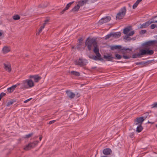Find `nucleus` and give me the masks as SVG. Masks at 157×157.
Here are the masks:
<instances>
[{
    "instance_id": "37998d69",
    "label": "nucleus",
    "mask_w": 157,
    "mask_h": 157,
    "mask_svg": "<svg viewBox=\"0 0 157 157\" xmlns=\"http://www.w3.org/2000/svg\"><path fill=\"white\" fill-rule=\"evenodd\" d=\"M56 121V120H55L51 121L49 122V124H51L55 123Z\"/></svg>"
},
{
    "instance_id": "09e8293b",
    "label": "nucleus",
    "mask_w": 157,
    "mask_h": 157,
    "mask_svg": "<svg viewBox=\"0 0 157 157\" xmlns=\"http://www.w3.org/2000/svg\"><path fill=\"white\" fill-rule=\"evenodd\" d=\"M42 138V137L41 136H40L39 137V140H40V141L41 140V139Z\"/></svg>"
},
{
    "instance_id": "dca6fc26",
    "label": "nucleus",
    "mask_w": 157,
    "mask_h": 157,
    "mask_svg": "<svg viewBox=\"0 0 157 157\" xmlns=\"http://www.w3.org/2000/svg\"><path fill=\"white\" fill-rule=\"evenodd\" d=\"M74 1H72V2H71L69 3L68 4H67V5H66V7H65V8L63 10V11L61 12V13L62 14H63V13L64 12L67 10L70 7V6H71V5L73 3H74Z\"/></svg>"
},
{
    "instance_id": "8fccbe9b",
    "label": "nucleus",
    "mask_w": 157,
    "mask_h": 157,
    "mask_svg": "<svg viewBox=\"0 0 157 157\" xmlns=\"http://www.w3.org/2000/svg\"><path fill=\"white\" fill-rule=\"evenodd\" d=\"M2 33L0 32V36H2Z\"/></svg>"
},
{
    "instance_id": "4c0bfd02",
    "label": "nucleus",
    "mask_w": 157,
    "mask_h": 157,
    "mask_svg": "<svg viewBox=\"0 0 157 157\" xmlns=\"http://www.w3.org/2000/svg\"><path fill=\"white\" fill-rule=\"evenodd\" d=\"M33 135V134L32 133H30V134H28V135H26L25 136V138H29L31 136H32V135Z\"/></svg>"
},
{
    "instance_id": "f704fd0d",
    "label": "nucleus",
    "mask_w": 157,
    "mask_h": 157,
    "mask_svg": "<svg viewBox=\"0 0 157 157\" xmlns=\"http://www.w3.org/2000/svg\"><path fill=\"white\" fill-rule=\"evenodd\" d=\"M134 33H135L134 31H131L128 34L129 36H132V35H134Z\"/></svg>"
},
{
    "instance_id": "2f4dec72",
    "label": "nucleus",
    "mask_w": 157,
    "mask_h": 157,
    "mask_svg": "<svg viewBox=\"0 0 157 157\" xmlns=\"http://www.w3.org/2000/svg\"><path fill=\"white\" fill-rule=\"evenodd\" d=\"M121 46H114L113 47V49H121Z\"/></svg>"
},
{
    "instance_id": "6ab92c4d",
    "label": "nucleus",
    "mask_w": 157,
    "mask_h": 157,
    "mask_svg": "<svg viewBox=\"0 0 157 157\" xmlns=\"http://www.w3.org/2000/svg\"><path fill=\"white\" fill-rule=\"evenodd\" d=\"M112 36L115 38H118L121 35V33L120 32H116L114 33H112Z\"/></svg>"
},
{
    "instance_id": "9d476101",
    "label": "nucleus",
    "mask_w": 157,
    "mask_h": 157,
    "mask_svg": "<svg viewBox=\"0 0 157 157\" xmlns=\"http://www.w3.org/2000/svg\"><path fill=\"white\" fill-rule=\"evenodd\" d=\"M26 80L28 89L31 88L34 86V83L32 80L27 79Z\"/></svg>"
},
{
    "instance_id": "6e6552de",
    "label": "nucleus",
    "mask_w": 157,
    "mask_h": 157,
    "mask_svg": "<svg viewBox=\"0 0 157 157\" xmlns=\"http://www.w3.org/2000/svg\"><path fill=\"white\" fill-rule=\"evenodd\" d=\"M20 85H21L20 88L21 89H28L26 79L23 80L21 83H20Z\"/></svg>"
},
{
    "instance_id": "58836bf2",
    "label": "nucleus",
    "mask_w": 157,
    "mask_h": 157,
    "mask_svg": "<svg viewBox=\"0 0 157 157\" xmlns=\"http://www.w3.org/2000/svg\"><path fill=\"white\" fill-rule=\"evenodd\" d=\"M147 31L146 30H142L140 31V33L141 34H144Z\"/></svg>"
},
{
    "instance_id": "a878e982",
    "label": "nucleus",
    "mask_w": 157,
    "mask_h": 157,
    "mask_svg": "<svg viewBox=\"0 0 157 157\" xmlns=\"http://www.w3.org/2000/svg\"><path fill=\"white\" fill-rule=\"evenodd\" d=\"M136 128V131L138 132H141L143 129V128L141 125H139Z\"/></svg>"
},
{
    "instance_id": "4d7b16f0",
    "label": "nucleus",
    "mask_w": 157,
    "mask_h": 157,
    "mask_svg": "<svg viewBox=\"0 0 157 157\" xmlns=\"http://www.w3.org/2000/svg\"><path fill=\"white\" fill-rule=\"evenodd\" d=\"M146 114H147V115H148V113H146Z\"/></svg>"
},
{
    "instance_id": "b1692460",
    "label": "nucleus",
    "mask_w": 157,
    "mask_h": 157,
    "mask_svg": "<svg viewBox=\"0 0 157 157\" xmlns=\"http://www.w3.org/2000/svg\"><path fill=\"white\" fill-rule=\"evenodd\" d=\"M142 1V0H137L135 3L133 5L132 8L133 9H135L138 6L139 4Z\"/></svg>"
},
{
    "instance_id": "1a4fd4ad",
    "label": "nucleus",
    "mask_w": 157,
    "mask_h": 157,
    "mask_svg": "<svg viewBox=\"0 0 157 157\" xmlns=\"http://www.w3.org/2000/svg\"><path fill=\"white\" fill-rule=\"evenodd\" d=\"M20 85V83H17L16 84L13 85L11 87L8 88L7 90L9 93H12L14 90L15 89L17 86Z\"/></svg>"
},
{
    "instance_id": "a19ab883",
    "label": "nucleus",
    "mask_w": 157,
    "mask_h": 157,
    "mask_svg": "<svg viewBox=\"0 0 157 157\" xmlns=\"http://www.w3.org/2000/svg\"><path fill=\"white\" fill-rule=\"evenodd\" d=\"M32 99V98H30L29 99H28L25 101H24V103H26L27 102H28V101H30Z\"/></svg>"
},
{
    "instance_id": "864d4df0",
    "label": "nucleus",
    "mask_w": 157,
    "mask_h": 157,
    "mask_svg": "<svg viewBox=\"0 0 157 157\" xmlns=\"http://www.w3.org/2000/svg\"><path fill=\"white\" fill-rule=\"evenodd\" d=\"M148 123H151V122H149V121H148Z\"/></svg>"
},
{
    "instance_id": "ddd939ff",
    "label": "nucleus",
    "mask_w": 157,
    "mask_h": 157,
    "mask_svg": "<svg viewBox=\"0 0 157 157\" xmlns=\"http://www.w3.org/2000/svg\"><path fill=\"white\" fill-rule=\"evenodd\" d=\"M87 63V60L85 59H79V66L83 67L85 66Z\"/></svg>"
},
{
    "instance_id": "e433bc0d",
    "label": "nucleus",
    "mask_w": 157,
    "mask_h": 157,
    "mask_svg": "<svg viewBox=\"0 0 157 157\" xmlns=\"http://www.w3.org/2000/svg\"><path fill=\"white\" fill-rule=\"evenodd\" d=\"M134 136V132H132L130 133L129 135V136L131 138H133Z\"/></svg>"
},
{
    "instance_id": "13d9d810",
    "label": "nucleus",
    "mask_w": 157,
    "mask_h": 157,
    "mask_svg": "<svg viewBox=\"0 0 157 157\" xmlns=\"http://www.w3.org/2000/svg\"><path fill=\"white\" fill-rule=\"evenodd\" d=\"M157 17V16H156L155 17Z\"/></svg>"
},
{
    "instance_id": "aec40b11",
    "label": "nucleus",
    "mask_w": 157,
    "mask_h": 157,
    "mask_svg": "<svg viewBox=\"0 0 157 157\" xmlns=\"http://www.w3.org/2000/svg\"><path fill=\"white\" fill-rule=\"evenodd\" d=\"M104 59H107L108 61L111 60V59L113 58L111 54H108L107 55H105L104 56Z\"/></svg>"
},
{
    "instance_id": "a211bd4d",
    "label": "nucleus",
    "mask_w": 157,
    "mask_h": 157,
    "mask_svg": "<svg viewBox=\"0 0 157 157\" xmlns=\"http://www.w3.org/2000/svg\"><path fill=\"white\" fill-rule=\"evenodd\" d=\"M132 30L131 27H128L124 28L123 30V33L124 34H127L130 30Z\"/></svg>"
},
{
    "instance_id": "6e6d98bb",
    "label": "nucleus",
    "mask_w": 157,
    "mask_h": 157,
    "mask_svg": "<svg viewBox=\"0 0 157 157\" xmlns=\"http://www.w3.org/2000/svg\"><path fill=\"white\" fill-rule=\"evenodd\" d=\"M155 126H156V127L157 128V124H156V125H155Z\"/></svg>"
},
{
    "instance_id": "f8f14e48",
    "label": "nucleus",
    "mask_w": 157,
    "mask_h": 157,
    "mask_svg": "<svg viewBox=\"0 0 157 157\" xmlns=\"http://www.w3.org/2000/svg\"><path fill=\"white\" fill-rule=\"evenodd\" d=\"M153 21H148L141 25L140 26V28L141 29L146 28L150 24L153 23Z\"/></svg>"
},
{
    "instance_id": "603ef678",
    "label": "nucleus",
    "mask_w": 157,
    "mask_h": 157,
    "mask_svg": "<svg viewBox=\"0 0 157 157\" xmlns=\"http://www.w3.org/2000/svg\"><path fill=\"white\" fill-rule=\"evenodd\" d=\"M46 6H42V7L43 8H44V7H46Z\"/></svg>"
},
{
    "instance_id": "7c9ffc66",
    "label": "nucleus",
    "mask_w": 157,
    "mask_h": 157,
    "mask_svg": "<svg viewBox=\"0 0 157 157\" xmlns=\"http://www.w3.org/2000/svg\"><path fill=\"white\" fill-rule=\"evenodd\" d=\"M39 143V141H35L34 142L31 143V144H33V147H34L35 146H36Z\"/></svg>"
},
{
    "instance_id": "423d86ee",
    "label": "nucleus",
    "mask_w": 157,
    "mask_h": 157,
    "mask_svg": "<svg viewBox=\"0 0 157 157\" xmlns=\"http://www.w3.org/2000/svg\"><path fill=\"white\" fill-rule=\"evenodd\" d=\"M4 68L7 72H10L11 71V65L9 63H3Z\"/></svg>"
},
{
    "instance_id": "9b49d317",
    "label": "nucleus",
    "mask_w": 157,
    "mask_h": 157,
    "mask_svg": "<svg viewBox=\"0 0 157 157\" xmlns=\"http://www.w3.org/2000/svg\"><path fill=\"white\" fill-rule=\"evenodd\" d=\"M103 154L105 155H109L112 153V151L110 148H105L103 150Z\"/></svg>"
},
{
    "instance_id": "ea45409f",
    "label": "nucleus",
    "mask_w": 157,
    "mask_h": 157,
    "mask_svg": "<svg viewBox=\"0 0 157 157\" xmlns=\"http://www.w3.org/2000/svg\"><path fill=\"white\" fill-rule=\"evenodd\" d=\"M6 95V94L3 93L2 92L0 94V97L2 98L4 96Z\"/></svg>"
},
{
    "instance_id": "473e14b6",
    "label": "nucleus",
    "mask_w": 157,
    "mask_h": 157,
    "mask_svg": "<svg viewBox=\"0 0 157 157\" xmlns=\"http://www.w3.org/2000/svg\"><path fill=\"white\" fill-rule=\"evenodd\" d=\"M111 36H112V33H111L107 35L105 37V39H107L109 38Z\"/></svg>"
},
{
    "instance_id": "4468645a",
    "label": "nucleus",
    "mask_w": 157,
    "mask_h": 157,
    "mask_svg": "<svg viewBox=\"0 0 157 157\" xmlns=\"http://www.w3.org/2000/svg\"><path fill=\"white\" fill-rule=\"evenodd\" d=\"M78 11V2H76V5L71 11V12L75 14Z\"/></svg>"
},
{
    "instance_id": "c03bdc74",
    "label": "nucleus",
    "mask_w": 157,
    "mask_h": 157,
    "mask_svg": "<svg viewBox=\"0 0 157 157\" xmlns=\"http://www.w3.org/2000/svg\"><path fill=\"white\" fill-rule=\"evenodd\" d=\"M42 29H40V28L39 30V32L38 33H36V35H39V33L42 32Z\"/></svg>"
},
{
    "instance_id": "f03ea898",
    "label": "nucleus",
    "mask_w": 157,
    "mask_h": 157,
    "mask_svg": "<svg viewBox=\"0 0 157 157\" xmlns=\"http://www.w3.org/2000/svg\"><path fill=\"white\" fill-rule=\"evenodd\" d=\"M126 11V7H123L121 8L119 12L117 14L116 16L117 19H122L124 16Z\"/></svg>"
},
{
    "instance_id": "c756f323",
    "label": "nucleus",
    "mask_w": 157,
    "mask_h": 157,
    "mask_svg": "<svg viewBox=\"0 0 157 157\" xmlns=\"http://www.w3.org/2000/svg\"><path fill=\"white\" fill-rule=\"evenodd\" d=\"M115 59H120L122 58V56L119 54H115Z\"/></svg>"
},
{
    "instance_id": "79ce46f5",
    "label": "nucleus",
    "mask_w": 157,
    "mask_h": 157,
    "mask_svg": "<svg viewBox=\"0 0 157 157\" xmlns=\"http://www.w3.org/2000/svg\"><path fill=\"white\" fill-rule=\"evenodd\" d=\"M156 27V26L155 24H152L151 25V28L152 29H153Z\"/></svg>"
},
{
    "instance_id": "7ed1b4c3",
    "label": "nucleus",
    "mask_w": 157,
    "mask_h": 157,
    "mask_svg": "<svg viewBox=\"0 0 157 157\" xmlns=\"http://www.w3.org/2000/svg\"><path fill=\"white\" fill-rule=\"evenodd\" d=\"M94 47V51L96 55V56H93V59L95 60H100L101 55L99 52V49L97 44L96 45H95Z\"/></svg>"
},
{
    "instance_id": "3c124183",
    "label": "nucleus",
    "mask_w": 157,
    "mask_h": 157,
    "mask_svg": "<svg viewBox=\"0 0 157 157\" xmlns=\"http://www.w3.org/2000/svg\"><path fill=\"white\" fill-rule=\"evenodd\" d=\"M153 23H157V21H153Z\"/></svg>"
},
{
    "instance_id": "f3484780",
    "label": "nucleus",
    "mask_w": 157,
    "mask_h": 157,
    "mask_svg": "<svg viewBox=\"0 0 157 157\" xmlns=\"http://www.w3.org/2000/svg\"><path fill=\"white\" fill-rule=\"evenodd\" d=\"M33 144H31V143H29L27 145H26L25 147L24 148V149L25 150H29L32 148H33Z\"/></svg>"
},
{
    "instance_id": "de8ad7c7",
    "label": "nucleus",
    "mask_w": 157,
    "mask_h": 157,
    "mask_svg": "<svg viewBox=\"0 0 157 157\" xmlns=\"http://www.w3.org/2000/svg\"><path fill=\"white\" fill-rule=\"evenodd\" d=\"M34 77H35V75H30L29 76V77L31 78H34Z\"/></svg>"
},
{
    "instance_id": "72a5a7b5",
    "label": "nucleus",
    "mask_w": 157,
    "mask_h": 157,
    "mask_svg": "<svg viewBox=\"0 0 157 157\" xmlns=\"http://www.w3.org/2000/svg\"><path fill=\"white\" fill-rule=\"evenodd\" d=\"M122 57L125 59H128L130 58V56H128L123 55Z\"/></svg>"
},
{
    "instance_id": "5701e85b",
    "label": "nucleus",
    "mask_w": 157,
    "mask_h": 157,
    "mask_svg": "<svg viewBox=\"0 0 157 157\" xmlns=\"http://www.w3.org/2000/svg\"><path fill=\"white\" fill-rule=\"evenodd\" d=\"M2 51L4 53H6L10 51V49L9 47L5 46L3 48Z\"/></svg>"
},
{
    "instance_id": "bf43d9fd",
    "label": "nucleus",
    "mask_w": 157,
    "mask_h": 157,
    "mask_svg": "<svg viewBox=\"0 0 157 157\" xmlns=\"http://www.w3.org/2000/svg\"><path fill=\"white\" fill-rule=\"evenodd\" d=\"M156 51H157V49Z\"/></svg>"
},
{
    "instance_id": "f257e3e1",
    "label": "nucleus",
    "mask_w": 157,
    "mask_h": 157,
    "mask_svg": "<svg viewBox=\"0 0 157 157\" xmlns=\"http://www.w3.org/2000/svg\"><path fill=\"white\" fill-rule=\"evenodd\" d=\"M154 53V51L152 50H149L148 49L145 48V49H141L140 50V53L137 54L138 57H141V56L145 55H151Z\"/></svg>"
},
{
    "instance_id": "4be33fe9",
    "label": "nucleus",
    "mask_w": 157,
    "mask_h": 157,
    "mask_svg": "<svg viewBox=\"0 0 157 157\" xmlns=\"http://www.w3.org/2000/svg\"><path fill=\"white\" fill-rule=\"evenodd\" d=\"M88 0H82L79 1V7L80 6H82L86 4Z\"/></svg>"
},
{
    "instance_id": "49530a36",
    "label": "nucleus",
    "mask_w": 157,
    "mask_h": 157,
    "mask_svg": "<svg viewBox=\"0 0 157 157\" xmlns=\"http://www.w3.org/2000/svg\"><path fill=\"white\" fill-rule=\"evenodd\" d=\"M13 103V102L12 101H10L8 102V105L9 106L10 105H12Z\"/></svg>"
},
{
    "instance_id": "5fc2aeb1",
    "label": "nucleus",
    "mask_w": 157,
    "mask_h": 157,
    "mask_svg": "<svg viewBox=\"0 0 157 157\" xmlns=\"http://www.w3.org/2000/svg\"><path fill=\"white\" fill-rule=\"evenodd\" d=\"M2 98L1 97H0V101H1V98Z\"/></svg>"
},
{
    "instance_id": "c85d7f7f",
    "label": "nucleus",
    "mask_w": 157,
    "mask_h": 157,
    "mask_svg": "<svg viewBox=\"0 0 157 157\" xmlns=\"http://www.w3.org/2000/svg\"><path fill=\"white\" fill-rule=\"evenodd\" d=\"M13 18L14 20H18L20 19V17L18 15H16L13 16Z\"/></svg>"
},
{
    "instance_id": "20e7f679",
    "label": "nucleus",
    "mask_w": 157,
    "mask_h": 157,
    "mask_svg": "<svg viewBox=\"0 0 157 157\" xmlns=\"http://www.w3.org/2000/svg\"><path fill=\"white\" fill-rule=\"evenodd\" d=\"M97 42L95 40L91 39L89 40L86 43V45L89 50H91L92 46L94 47L96 45Z\"/></svg>"
},
{
    "instance_id": "bb28decb",
    "label": "nucleus",
    "mask_w": 157,
    "mask_h": 157,
    "mask_svg": "<svg viewBox=\"0 0 157 157\" xmlns=\"http://www.w3.org/2000/svg\"><path fill=\"white\" fill-rule=\"evenodd\" d=\"M49 22V20H48L47 19V20H46L45 21V22H44V24H43V25L42 26H41L40 28V29H42L43 30V29L45 27V26Z\"/></svg>"
},
{
    "instance_id": "412c9836",
    "label": "nucleus",
    "mask_w": 157,
    "mask_h": 157,
    "mask_svg": "<svg viewBox=\"0 0 157 157\" xmlns=\"http://www.w3.org/2000/svg\"><path fill=\"white\" fill-rule=\"evenodd\" d=\"M41 79V77L38 75H35L33 80L35 82H37Z\"/></svg>"
},
{
    "instance_id": "39448f33",
    "label": "nucleus",
    "mask_w": 157,
    "mask_h": 157,
    "mask_svg": "<svg viewBox=\"0 0 157 157\" xmlns=\"http://www.w3.org/2000/svg\"><path fill=\"white\" fill-rule=\"evenodd\" d=\"M144 119L143 117L137 118L134 120L135 124L136 125H141Z\"/></svg>"
},
{
    "instance_id": "0eeeda50",
    "label": "nucleus",
    "mask_w": 157,
    "mask_h": 157,
    "mask_svg": "<svg viewBox=\"0 0 157 157\" xmlns=\"http://www.w3.org/2000/svg\"><path fill=\"white\" fill-rule=\"evenodd\" d=\"M111 20V17L107 16L105 17L102 18L99 21V23L103 24L108 22Z\"/></svg>"
},
{
    "instance_id": "a18cd8bd",
    "label": "nucleus",
    "mask_w": 157,
    "mask_h": 157,
    "mask_svg": "<svg viewBox=\"0 0 157 157\" xmlns=\"http://www.w3.org/2000/svg\"><path fill=\"white\" fill-rule=\"evenodd\" d=\"M129 36L128 35V34H127L126 35L124 36V39H126L128 38Z\"/></svg>"
},
{
    "instance_id": "393cba45",
    "label": "nucleus",
    "mask_w": 157,
    "mask_h": 157,
    "mask_svg": "<svg viewBox=\"0 0 157 157\" xmlns=\"http://www.w3.org/2000/svg\"><path fill=\"white\" fill-rule=\"evenodd\" d=\"M156 43V41L153 40L148 41L146 43V45L148 46H150L152 44H155Z\"/></svg>"
},
{
    "instance_id": "2eb2a0df",
    "label": "nucleus",
    "mask_w": 157,
    "mask_h": 157,
    "mask_svg": "<svg viewBox=\"0 0 157 157\" xmlns=\"http://www.w3.org/2000/svg\"><path fill=\"white\" fill-rule=\"evenodd\" d=\"M66 94L67 96L71 99L73 98L75 95L74 93L69 90L66 91Z\"/></svg>"
},
{
    "instance_id": "cd10ccee",
    "label": "nucleus",
    "mask_w": 157,
    "mask_h": 157,
    "mask_svg": "<svg viewBox=\"0 0 157 157\" xmlns=\"http://www.w3.org/2000/svg\"><path fill=\"white\" fill-rule=\"evenodd\" d=\"M71 73L72 75L76 76H78V72L77 71H72L71 72Z\"/></svg>"
},
{
    "instance_id": "c9c22d12",
    "label": "nucleus",
    "mask_w": 157,
    "mask_h": 157,
    "mask_svg": "<svg viewBox=\"0 0 157 157\" xmlns=\"http://www.w3.org/2000/svg\"><path fill=\"white\" fill-rule=\"evenodd\" d=\"M152 108L157 107V103L155 102L152 104L151 105Z\"/></svg>"
}]
</instances>
